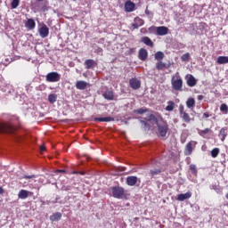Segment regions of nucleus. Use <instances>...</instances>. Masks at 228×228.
<instances>
[{"label":"nucleus","mask_w":228,"mask_h":228,"mask_svg":"<svg viewBox=\"0 0 228 228\" xmlns=\"http://www.w3.org/2000/svg\"><path fill=\"white\" fill-rule=\"evenodd\" d=\"M156 126L158 127L159 136H161V138L167 137V133H168V123H167L162 117H159V121H157Z\"/></svg>","instance_id":"1"},{"label":"nucleus","mask_w":228,"mask_h":228,"mask_svg":"<svg viewBox=\"0 0 228 228\" xmlns=\"http://www.w3.org/2000/svg\"><path fill=\"white\" fill-rule=\"evenodd\" d=\"M183 77L179 75L173 76L171 78V86L175 92H183Z\"/></svg>","instance_id":"2"},{"label":"nucleus","mask_w":228,"mask_h":228,"mask_svg":"<svg viewBox=\"0 0 228 228\" xmlns=\"http://www.w3.org/2000/svg\"><path fill=\"white\" fill-rule=\"evenodd\" d=\"M111 191H112V197H114V199H124V196L126 195V190L124 189V187H120V186L111 187Z\"/></svg>","instance_id":"3"},{"label":"nucleus","mask_w":228,"mask_h":228,"mask_svg":"<svg viewBox=\"0 0 228 228\" xmlns=\"http://www.w3.org/2000/svg\"><path fill=\"white\" fill-rule=\"evenodd\" d=\"M45 79L48 83H58L61 79V75L56 71H53L46 75Z\"/></svg>","instance_id":"4"},{"label":"nucleus","mask_w":228,"mask_h":228,"mask_svg":"<svg viewBox=\"0 0 228 228\" xmlns=\"http://www.w3.org/2000/svg\"><path fill=\"white\" fill-rule=\"evenodd\" d=\"M0 133H8L13 134L15 133V126L12 124L0 123Z\"/></svg>","instance_id":"5"},{"label":"nucleus","mask_w":228,"mask_h":228,"mask_svg":"<svg viewBox=\"0 0 228 228\" xmlns=\"http://www.w3.org/2000/svg\"><path fill=\"white\" fill-rule=\"evenodd\" d=\"M38 33L41 38H47V37H49V28H47V25L43 24L41 28H38Z\"/></svg>","instance_id":"6"},{"label":"nucleus","mask_w":228,"mask_h":228,"mask_svg":"<svg viewBox=\"0 0 228 228\" xmlns=\"http://www.w3.org/2000/svg\"><path fill=\"white\" fill-rule=\"evenodd\" d=\"M129 85L133 90H138L142 86V82L138 78L134 77L129 80Z\"/></svg>","instance_id":"7"},{"label":"nucleus","mask_w":228,"mask_h":228,"mask_svg":"<svg viewBox=\"0 0 228 228\" xmlns=\"http://www.w3.org/2000/svg\"><path fill=\"white\" fill-rule=\"evenodd\" d=\"M135 6L134 2L128 0L125 3V12L131 13V12H134Z\"/></svg>","instance_id":"8"},{"label":"nucleus","mask_w":228,"mask_h":228,"mask_svg":"<svg viewBox=\"0 0 228 228\" xmlns=\"http://www.w3.org/2000/svg\"><path fill=\"white\" fill-rule=\"evenodd\" d=\"M156 31L159 37H165V35H168V28L165 26L157 27Z\"/></svg>","instance_id":"9"},{"label":"nucleus","mask_w":228,"mask_h":228,"mask_svg":"<svg viewBox=\"0 0 228 228\" xmlns=\"http://www.w3.org/2000/svg\"><path fill=\"white\" fill-rule=\"evenodd\" d=\"M148 56H149V53L147 52L146 49L141 48L139 50V54H138L139 60H141L142 61H145V60H147Z\"/></svg>","instance_id":"10"},{"label":"nucleus","mask_w":228,"mask_h":228,"mask_svg":"<svg viewBox=\"0 0 228 228\" xmlns=\"http://www.w3.org/2000/svg\"><path fill=\"white\" fill-rule=\"evenodd\" d=\"M193 152V142H189L184 149V154L185 156H191V153Z\"/></svg>","instance_id":"11"},{"label":"nucleus","mask_w":228,"mask_h":228,"mask_svg":"<svg viewBox=\"0 0 228 228\" xmlns=\"http://www.w3.org/2000/svg\"><path fill=\"white\" fill-rule=\"evenodd\" d=\"M188 199H191V191H187L186 193L177 195V200H179L180 202L188 200Z\"/></svg>","instance_id":"12"},{"label":"nucleus","mask_w":228,"mask_h":228,"mask_svg":"<svg viewBox=\"0 0 228 228\" xmlns=\"http://www.w3.org/2000/svg\"><path fill=\"white\" fill-rule=\"evenodd\" d=\"M188 78L186 80V84L191 87L193 88V86H197V80L195 79V77L193 75H187Z\"/></svg>","instance_id":"13"},{"label":"nucleus","mask_w":228,"mask_h":228,"mask_svg":"<svg viewBox=\"0 0 228 228\" xmlns=\"http://www.w3.org/2000/svg\"><path fill=\"white\" fill-rule=\"evenodd\" d=\"M87 86H88V83L84 80H78L76 83L77 90H86Z\"/></svg>","instance_id":"14"},{"label":"nucleus","mask_w":228,"mask_h":228,"mask_svg":"<svg viewBox=\"0 0 228 228\" xmlns=\"http://www.w3.org/2000/svg\"><path fill=\"white\" fill-rule=\"evenodd\" d=\"M29 195H33V192L28 191L26 190H20L18 193L19 199H21L22 200H24V199H28V197H29Z\"/></svg>","instance_id":"15"},{"label":"nucleus","mask_w":228,"mask_h":228,"mask_svg":"<svg viewBox=\"0 0 228 228\" xmlns=\"http://www.w3.org/2000/svg\"><path fill=\"white\" fill-rule=\"evenodd\" d=\"M136 183H138V177L137 176H127L126 177L127 186H135Z\"/></svg>","instance_id":"16"},{"label":"nucleus","mask_w":228,"mask_h":228,"mask_svg":"<svg viewBox=\"0 0 228 228\" xmlns=\"http://www.w3.org/2000/svg\"><path fill=\"white\" fill-rule=\"evenodd\" d=\"M156 69L157 70H165V69H170V64H167L161 61H159L156 63Z\"/></svg>","instance_id":"17"},{"label":"nucleus","mask_w":228,"mask_h":228,"mask_svg":"<svg viewBox=\"0 0 228 228\" xmlns=\"http://www.w3.org/2000/svg\"><path fill=\"white\" fill-rule=\"evenodd\" d=\"M227 134H228L227 127L221 128L218 134L221 142H225V138H227Z\"/></svg>","instance_id":"18"},{"label":"nucleus","mask_w":228,"mask_h":228,"mask_svg":"<svg viewBox=\"0 0 228 228\" xmlns=\"http://www.w3.org/2000/svg\"><path fill=\"white\" fill-rule=\"evenodd\" d=\"M141 42L147 45L148 47H154V42L149 37H142Z\"/></svg>","instance_id":"19"},{"label":"nucleus","mask_w":228,"mask_h":228,"mask_svg":"<svg viewBox=\"0 0 228 228\" xmlns=\"http://www.w3.org/2000/svg\"><path fill=\"white\" fill-rule=\"evenodd\" d=\"M84 65L86 66V69H94L97 65V62H95V61L92 59H87L84 62Z\"/></svg>","instance_id":"20"},{"label":"nucleus","mask_w":228,"mask_h":228,"mask_svg":"<svg viewBox=\"0 0 228 228\" xmlns=\"http://www.w3.org/2000/svg\"><path fill=\"white\" fill-rule=\"evenodd\" d=\"M36 27L37 23L33 19H28L25 23V28H27V29H35Z\"/></svg>","instance_id":"21"},{"label":"nucleus","mask_w":228,"mask_h":228,"mask_svg":"<svg viewBox=\"0 0 228 228\" xmlns=\"http://www.w3.org/2000/svg\"><path fill=\"white\" fill-rule=\"evenodd\" d=\"M115 118L105 117V118H94V122H114Z\"/></svg>","instance_id":"22"},{"label":"nucleus","mask_w":228,"mask_h":228,"mask_svg":"<svg viewBox=\"0 0 228 228\" xmlns=\"http://www.w3.org/2000/svg\"><path fill=\"white\" fill-rule=\"evenodd\" d=\"M103 97L107 101H113V99H115V94L113 91H105L103 94Z\"/></svg>","instance_id":"23"},{"label":"nucleus","mask_w":228,"mask_h":228,"mask_svg":"<svg viewBox=\"0 0 228 228\" xmlns=\"http://www.w3.org/2000/svg\"><path fill=\"white\" fill-rule=\"evenodd\" d=\"M51 222H60L61 220V213L57 212L52 216H50Z\"/></svg>","instance_id":"24"},{"label":"nucleus","mask_w":228,"mask_h":228,"mask_svg":"<svg viewBox=\"0 0 228 228\" xmlns=\"http://www.w3.org/2000/svg\"><path fill=\"white\" fill-rule=\"evenodd\" d=\"M180 117L186 124H190V122H191V118L190 117V114H188L187 112L183 113L182 115H180Z\"/></svg>","instance_id":"25"},{"label":"nucleus","mask_w":228,"mask_h":228,"mask_svg":"<svg viewBox=\"0 0 228 228\" xmlns=\"http://www.w3.org/2000/svg\"><path fill=\"white\" fill-rule=\"evenodd\" d=\"M216 61L218 65H224L225 63H228V56H219Z\"/></svg>","instance_id":"26"},{"label":"nucleus","mask_w":228,"mask_h":228,"mask_svg":"<svg viewBox=\"0 0 228 228\" xmlns=\"http://www.w3.org/2000/svg\"><path fill=\"white\" fill-rule=\"evenodd\" d=\"M186 106L191 110V108H195V98H188L186 101Z\"/></svg>","instance_id":"27"},{"label":"nucleus","mask_w":228,"mask_h":228,"mask_svg":"<svg viewBox=\"0 0 228 228\" xmlns=\"http://www.w3.org/2000/svg\"><path fill=\"white\" fill-rule=\"evenodd\" d=\"M145 120H148V122L154 120L155 124H158V122H159V117L156 118L154 114H150L148 115V118H145Z\"/></svg>","instance_id":"28"},{"label":"nucleus","mask_w":228,"mask_h":228,"mask_svg":"<svg viewBox=\"0 0 228 228\" xmlns=\"http://www.w3.org/2000/svg\"><path fill=\"white\" fill-rule=\"evenodd\" d=\"M58 99V95L52 94L48 95V101L50 102V104H54V102H56Z\"/></svg>","instance_id":"29"},{"label":"nucleus","mask_w":228,"mask_h":228,"mask_svg":"<svg viewBox=\"0 0 228 228\" xmlns=\"http://www.w3.org/2000/svg\"><path fill=\"white\" fill-rule=\"evenodd\" d=\"M174 108H175V102L169 101L167 102V106L166 107L167 111H174Z\"/></svg>","instance_id":"30"},{"label":"nucleus","mask_w":228,"mask_h":228,"mask_svg":"<svg viewBox=\"0 0 228 228\" xmlns=\"http://www.w3.org/2000/svg\"><path fill=\"white\" fill-rule=\"evenodd\" d=\"M211 133V128H205L204 130H199L198 134H200V136H202L204 138V136H206V134Z\"/></svg>","instance_id":"31"},{"label":"nucleus","mask_w":228,"mask_h":228,"mask_svg":"<svg viewBox=\"0 0 228 228\" xmlns=\"http://www.w3.org/2000/svg\"><path fill=\"white\" fill-rule=\"evenodd\" d=\"M163 58H165V53H163V52H157L155 53V60H157L158 61H161Z\"/></svg>","instance_id":"32"},{"label":"nucleus","mask_w":228,"mask_h":228,"mask_svg":"<svg viewBox=\"0 0 228 228\" xmlns=\"http://www.w3.org/2000/svg\"><path fill=\"white\" fill-rule=\"evenodd\" d=\"M19 4H20V0H12L11 3V8L12 10H15L19 8Z\"/></svg>","instance_id":"33"},{"label":"nucleus","mask_w":228,"mask_h":228,"mask_svg":"<svg viewBox=\"0 0 228 228\" xmlns=\"http://www.w3.org/2000/svg\"><path fill=\"white\" fill-rule=\"evenodd\" d=\"M220 111H221V113H223L224 115H227V113H228V106H227V104H225V103L221 104V106H220Z\"/></svg>","instance_id":"34"},{"label":"nucleus","mask_w":228,"mask_h":228,"mask_svg":"<svg viewBox=\"0 0 228 228\" xmlns=\"http://www.w3.org/2000/svg\"><path fill=\"white\" fill-rule=\"evenodd\" d=\"M134 22L136 23V25L140 28L142 26H143V24H145V21H143L142 19H141L140 17H136L134 19Z\"/></svg>","instance_id":"35"},{"label":"nucleus","mask_w":228,"mask_h":228,"mask_svg":"<svg viewBox=\"0 0 228 228\" xmlns=\"http://www.w3.org/2000/svg\"><path fill=\"white\" fill-rule=\"evenodd\" d=\"M147 111H149L148 109L141 108V109H138L136 110H134V113H137L138 115H143V113H147Z\"/></svg>","instance_id":"36"},{"label":"nucleus","mask_w":228,"mask_h":228,"mask_svg":"<svg viewBox=\"0 0 228 228\" xmlns=\"http://www.w3.org/2000/svg\"><path fill=\"white\" fill-rule=\"evenodd\" d=\"M218 154H220V149H218V148H214V149L211 151V156H212V158H217V157H218Z\"/></svg>","instance_id":"37"},{"label":"nucleus","mask_w":228,"mask_h":228,"mask_svg":"<svg viewBox=\"0 0 228 228\" xmlns=\"http://www.w3.org/2000/svg\"><path fill=\"white\" fill-rule=\"evenodd\" d=\"M150 174L151 177H154L155 175H159V174H161V169H151L150 170Z\"/></svg>","instance_id":"38"},{"label":"nucleus","mask_w":228,"mask_h":228,"mask_svg":"<svg viewBox=\"0 0 228 228\" xmlns=\"http://www.w3.org/2000/svg\"><path fill=\"white\" fill-rule=\"evenodd\" d=\"M182 61H190V53H186L181 56Z\"/></svg>","instance_id":"39"},{"label":"nucleus","mask_w":228,"mask_h":228,"mask_svg":"<svg viewBox=\"0 0 228 228\" xmlns=\"http://www.w3.org/2000/svg\"><path fill=\"white\" fill-rule=\"evenodd\" d=\"M190 170H191V174H197V167L195 165L191 164L190 166Z\"/></svg>","instance_id":"40"},{"label":"nucleus","mask_w":228,"mask_h":228,"mask_svg":"<svg viewBox=\"0 0 228 228\" xmlns=\"http://www.w3.org/2000/svg\"><path fill=\"white\" fill-rule=\"evenodd\" d=\"M141 124H142V126H144L145 129H150L151 128V126L148 125L145 120H141Z\"/></svg>","instance_id":"41"},{"label":"nucleus","mask_w":228,"mask_h":228,"mask_svg":"<svg viewBox=\"0 0 228 228\" xmlns=\"http://www.w3.org/2000/svg\"><path fill=\"white\" fill-rule=\"evenodd\" d=\"M179 113H180V115H183V113H186V111H184V106L183 105L179 106Z\"/></svg>","instance_id":"42"},{"label":"nucleus","mask_w":228,"mask_h":228,"mask_svg":"<svg viewBox=\"0 0 228 228\" xmlns=\"http://www.w3.org/2000/svg\"><path fill=\"white\" fill-rule=\"evenodd\" d=\"M135 51H136V48H130L127 51V54H129V56H131V54H134V53H135Z\"/></svg>","instance_id":"43"},{"label":"nucleus","mask_w":228,"mask_h":228,"mask_svg":"<svg viewBox=\"0 0 228 228\" xmlns=\"http://www.w3.org/2000/svg\"><path fill=\"white\" fill-rule=\"evenodd\" d=\"M209 117H211V114H209V112H205L202 115V118H209Z\"/></svg>","instance_id":"44"},{"label":"nucleus","mask_w":228,"mask_h":228,"mask_svg":"<svg viewBox=\"0 0 228 228\" xmlns=\"http://www.w3.org/2000/svg\"><path fill=\"white\" fill-rule=\"evenodd\" d=\"M35 177H37L35 175H24L23 179H35Z\"/></svg>","instance_id":"45"},{"label":"nucleus","mask_w":228,"mask_h":228,"mask_svg":"<svg viewBox=\"0 0 228 228\" xmlns=\"http://www.w3.org/2000/svg\"><path fill=\"white\" fill-rule=\"evenodd\" d=\"M132 28L133 29H138L140 27L137 25V23L134 21V23H132Z\"/></svg>","instance_id":"46"},{"label":"nucleus","mask_w":228,"mask_h":228,"mask_svg":"<svg viewBox=\"0 0 228 228\" xmlns=\"http://www.w3.org/2000/svg\"><path fill=\"white\" fill-rule=\"evenodd\" d=\"M40 152H45V145L40 146Z\"/></svg>","instance_id":"47"},{"label":"nucleus","mask_w":228,"mask_h":228,"mask_svg":"<svg viewBox=\"0 0 228 228\" xmlns=\"http://www.w3.org/2000/svg\"><path fill=\"white\" fill-rule=\"evenodd\" d=\"M202 99H204V95L202 94L198 95V101H202Z\"/></svg>","instance_id":"48"},{"label":"nucleus","mask_w":228,"mask_h":228,"mask_svg":"<svg viewBox=\"0 0 228 228\" xmlns=\"http://www.w3.org/2000/svg\"><path fill=\"white\" fill-rule=\"evenodd\" d=\"M3 193H4V189L0 186V195H3Z\"/></svg>","instance_id":"49"},{"label":"nucleus","mask_w":228,"mask_h":228,"mask_svg":"<svg viewBox=\"0 0 228 228\" xmlns=\"http://www.w3.org/2000/svg\"><path fill=\"white\" fill-rule=\"evenodd\" d=\"M28 186H29V188H35V187L33 186V184L31 183V180L28 181Z\"/></svg>","instance_id":"50"},{"label":"nucleus","mask_w":228,"mask_h":228,"mask_svg":"<svg viewBox=\"0 0 228 228\" xmlns=\"http://www.w3.org/2000/svg\"><path fill=\"white\" fill-rule=\"evenodd\" d=\"M145 13L146 15H151V11H149L148 9L145 10Z\"/></svg>","instance_id":"51"},{"label":"nucleus","mask_w":228,"mask_h":228,"mask_svg":"<svg viewBox=\"0 0 228 228\" xmlns=\"http://www.w3.org/2000/svg\"><path fill=\"white\" fill-rule=\"evenodd\" d=\"M57 172H60V173L65 174V170H63V169H59V170H57Z\"/></svg>","instance_id":"52"},{"label":"nucleus","mask_w":228,"mask_h":228,"mask_svg":"<svg viewBox=\"0 0 228 228\" xmlns=\"http://www.w3.org/2000/svg\"><path fill=\"white\" fill-rule=\"evenodd\" d=\"M78 174H80V175H85V172L83 171H78Z\"/></svg>","instance_id":"53"},{"label":"nucleus","mask_w":228,"mask_h":228,"mask_svg":"<svg viewBox=\"0 0 228 228\" xmlns=\"http://www.w3.org/2000/svg\"><path fill=\"white\" fill-rule=\"evenodd\" d=\"M73 174H78V171H74Z\"/></svg>","instance_id":"54"},{"label":"nucleus","mask_w":228,"mask_h":228,"mask_svg":"<svg viewBox=\"0 0 228 228\" xmlns=\"http://www.w3.org/2000/svg\"><path fill=\"white\" fill-rule=\"evenodd\" d=\"M225 197H226V199H228V192L226 193Z\"/></svg>","instance_id":"55"},{"label":"nucleus","mask_w":228,"mask_h":228,"mask_svg":"<svg viewBox=\"0 0 228 228\" xmlns=\"http://www.w3.org/2000/svg\"><path fill=\"white\" fill-rule=\"evenodd\" d=\"M37 1H44V0H37Z\"/></svg>","instance_id":"56"}]
</instances>
